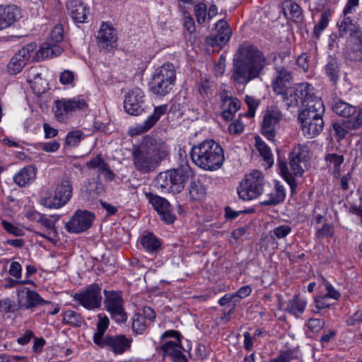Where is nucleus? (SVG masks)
Instances as JSON below:
<instances>
[{"mask_svg":"<svg viewBox=\"0 0 362 362\" xmlns=\"http://www.w3.org/2000/svg\"><path fill=\"white\" fill-rule=\"evenodd\" d=\"M74 74L69 70H64L59 76V81L64 85L70 84L74 81Z\"/></svg>","mask_w":362,"mask_h":362,"instance_id":"0e129e2a","label":"nucleus"},{"mask_svg":"<svg viewBox=\"0 0 362 362\" xmlns=\"http://www.w3.org/2000/svg\"><path fill=\"white\" fill-rule=\"evenodd\" d=\"M358 4L359 0H348L345 5L343 10L344 17L337 23L339 35L341 37L349 35L353 40L362 36V31L359 25L353 20L351 16V14L356 11Z\"/></svg>","mask_w":362,"mask_h":362,"instance_id":"423d86ee","label":"nucleus"},{"mask_svg":"<svg viewBox=\"0 0 362 362\" xmlns=\"http://www.w3.org/2000/svg\"><path fill=\"white\" fill-rule=\"evenodd\" d=\"M313 88L308 83H300L290 87L286 90L281 95L282 99L286 101L288 107H298L300 104H304L308 97H310Z\"/></svg>","mask_w":362,"mask_h":362,"instance_id":"9d476101","label":"nucleus"},{"mask_svg":"<svg viewBox=\"0 0 362 362\" xmlns=\"http://www.w3.org/2000/svg\"><path fill=\"white\" fill-rule=\"evenodd\" d=\"M245 101L248 106V110L245 113V116L247 117H252L255 115L256 108L258 106L257 101L251 96H245Z\"/></svg>","mask_w":362,"mask_h":362,"instance_id":"5fc2aeb1","label":"nucleus"},{"mask_svg":"<svg viewBox=\"0 0 362 362\" xmlns=\"http://www.w3.org/2000/svg\"><path fill=\"white\" fill-rule=\"evenodd\" d=\"M39 145L40 148L46 152H55L60 146L59 143L56 141L40 143Z\"/></svg>","mask_w":362,"mask_h":362,"instance_id":"680f3d73","label":"nucleus"},{"mask_svg":"<svg viewBox=\"0 0 362 362\" xmlns=\"http://www.w3.org/2000/svg\"><path fill=\"white\" fill-rule=\"evenodd\" d=\"M306 307V302L298 296H295L287 303L285 310L292 315H298L302 314Z\"/></svg>","mask_w":362,"mask_h":362,"instance_id":"c9c22d12","label":"nucleus"},{"mask_svg":"<svg viewBox=\"0 0 362 362\" xmlns=\"http://www.w3.org/2000/svg\"><path fill=\"white\" fill-rule=\"evenodd\" d=\"M353 45L347 52V57L352 61L362 62V35L352 40Z\"/></svg>","mask_w":362,"mask_h":362,"instance_id":"58836bf2","label":"nucleus"},{"mask_svg":"<svg viewBox=\"0 0 362 362\" xmlns=\"http://www.w3.org/2000/svg\"><path fill=\"white\" fill-rule=\"evenodd\" d=\"M362 126V107L358 109L357 115L354 118H349L343 120L342 122H335L333 124V129L336 134L344 138L351 129H357Z\"/></svg>","mask_w":362,"mask_h":362,"instance_id":"6ab92c4d","label":"nucleus"},{"mask_svg":"<svg viewBox=\"0 0 362 362\" xmlns=\"http://www.w3.org/2000/svg\"><path fill=\"white\" fill-rule=\"evenodd\" d=\"M87 106L86 101L81 97L73 99H62L55 102V116L58 120L64 119V114L70 112L81 110Z\"/></svg>","mask_w":362,"mask_h":362,"instance_id":"dca6fc26","label":"nucleus"},{"mask_svg":"<svg viewBox=\"0 0 362 362\" xmlns=\"http://www.w3.org/2000/svg\"><path fill=\"white\" fill-rule=\"evenodd\" d=\"M329 23L328 18L325 14H322L320 22L315 26V34L319 36L322 30L327 26Z\"/></svg>","mask_w":362,"mask_h":362,"instance_id":"bf43d9fd","label":"nucleus"},{"mask_svg":"<svg viewBox=\"0 0 362 362\" xmlns=\"http://www.w3.org/2000/svg\"><path fill=\"white\" fill-rule=\"evenodd\" d=\"M216 30L218 34L214 37V43L218 46L225 45L230 39L231 35V30L229 28L228 23L224 20H219L216 23Z\"/></svg>","mask_w":362,"mask_h":362,"instance_id":"cd10ccee","label":"nucleus"},{"mask_svg":"<svg viewBox=\"0 0 362 362\" xmlns=\"http://www.w3.org/2000/svg\"><path fill=\"white\" fill-rule=\"evenodd\" d=\"M17 297L18 306L24 309H33L49 303V301L42 299L36 291L27 287L20 288L17 292Z\"/></svg>","mask_w":362,"mask_h":362,"instance_id":"2eb2a0df","label":"nucleus"},{"mask_svg":"<svg viewBox=\"0 0 362 362\" xmlns=\"http://www.w3.org/2000/svg\"><path fill=\"white\" fill-rule=\"evenodd\" d=\"M16 310V305L14 300L8 298L0 299V312L10 313H14Z\"/></svg>","mask_w":362,"mask_h":362,"instance_id":"3c124183","label":"nucleus"},{"mask_svg":"<svg viewBox=\"0 0 362 362\" xmlns=\"http://www.w3.org/2000/svg\"><path fill=\"white\" fill-rule=\"evenodd\" d=\"M36 48L35 42L27 44L18 50L11 58L8 64V71L11 74H16L22 71L30 58V53Z\"/></svg>","mask_w":362,"mask_h":362,"instance_id":"ddd939ff","label":"nucleus"},{"mask_svg":"<svg viewBox=\"0 0 362 362\" xmlns=\"http://www.w3.org/2000/svg\"><path fill=\"white\" fill-rule=\"evenodd\" d=\"M97 332L94 334L93 341L100 348H105L115 354H121L130 347L132 339L123 334L106 335L105 333L110 325V320L104 314L98 315Z\"/></svg>","mask_w":362,"mask_h":362,"instance_id":"20e7f679","label":"nucleus"},{"mask_svg":"<svg viewBox=\"0 0 362 362\" xmlns=\"http://www.w3.org/2000/svg\"><path fill=\"white\" fill-rule=\"evenodd\" d=\"M326 160L332 163L335 168H337L344 162V157L341 155L330 153L326 156Z\"/></svg>","mask_w":362,"mask_h":362,"instance_id":"69168bd1","label":"nucleus"},{"mask_svg":"<svg viewBox=\"0 0 362 362\" xmlns=\"http://www.w3.org/2000/svg\"><path fill=\"white\" fill-rule=\"evenodd\" d=\"M104 305L111 317L118 323L125 322L127 319L123 308L124 300L120 292L105 291Z\"/></svg>","mask_w":362,"mask_h":362,"instance_id":"6e6552de","label":"nucleus"},{"mask_svg":"<svg viewBox=\"0 0 362 362\" xmlns=\"http://www.w3.org/2000/svg\"><path fill=\"white\" fill-rule=\"evenodd\" d=\"M283 10L285 16L295 22L301 21L302 10L300 7L291 0H286L283 2Z\"/></svg>","mask_w":362,"mask_h":362,"instance_id":"473e14b6","label":"nucleus"},{"mask_svg":"<svg viewBox=\"0 0 362 362\" xmlns=\"http://www.w3.org/2000/svg\"><path fill=\"white\" fill-rule=\"evenodd\" d=\"M36 173L37 169L34 166H25L14 175L13 181L19 187H25L35 179Z\"/></svg>","mask_w":362,"mask_h":362,"instance_id":"393cba45","label":"nucleus"},{"mask_svg":"<svg viewBox=\"0 0 362 362\" xmlns=\"http://www.w3.org/2000/svg\"><path fill=\"white\" fill-rule=\"evenodd\" d=\"M291 228L288 225H281L274 228V233L278 238H283L289 234Z\"/></svg>","mask_w":362,"mask_h":362,"instance_id":"052dcab7","label":"nucleus"},{"mask_svg":"<svg viewBox=\"0 0 362 362\" xmlns=\"http://www.w3.org/2000/svg\"><path fill=\"white\" fill-rule=\"evenodd\" d=\"M102 288L98 284H92L85 290L76 293L74 300L88 310L99 308L102 303Z\"/></svg>","mask_w":362,"mask_h":362,"instance_id":"1a4fd4ad","label":"nucleus"},{"mask_svg":"<svg viewBox=\"0 0 362 362\" xmlns=\"http://www.w3.org/2000/svg\"><path fill=\"white\" fill-rule=\"evenodd\" d=\"M67 9L76 23H84L87 18L85 6L76 0H71L67 4Z\"/></svg>","mask_w":362,"mask_h":362,"instance_id":"a878e982","label":"nucleus"},{"mask_svg":"<svg viewBox=\"0 0 362 362\" xmlns=\"http://www.w3.org/2000/svg\"><path fill=\"white\" fill-rule=\"evenodd\" d=\"M1 224L4 228L11 234H13L16 236H21L23 234V230L21 228L13 225L6 221H2Z\"/></svg>","mask_w":362,"mask_h":362,"instance_id":"4d7b16f0","label":"nucleus"},{"mask_svg":"<svg viewBox=\"0 0 362 362\" xmlns=\"http://www.w3.org/2000/svg\"><path fill=\"white\" fill-rule=\"evenodd\" d=\"M277 76L273 83V90L278 95H282L288 89V85L291 79V74L286 67L276 66Z\"/></svg>","mask_w":362,"mask_h":362,"instance_id":"4be33fe9","label":"nucleus"},{"mask_svg":"<svg viewBox=\"0 0 362 362\" xmlns=\"http://www.w3.org/2000/svg\"><path fill=\"white\" fill-rule=\"evenodd\" d=\"M82 132L80 131H72L67 134L66 144L69 146H75L81 140Z\"/></svg>","mask_w":362,"mask_h":362,"instance_id":"864d4df0","label":"nucleus"},{"mask_svg":"<svg viewBox=\"0 0 362 362\" xmlns=\"http://www.w3.org/2000/svg\"><path fill=\"white\" fill-rule=\"evenodd\" d=\"M141 243L145 249H159L161 246L160 240L151 233L144 235Z\"/></svg>","mask_w":362,"mask_h":362,"instance_id":"c03bdc74","label":"nucleus"},{"mask_svg":"<svg viewBox=\"0 0 362 362\" xmlns=\"http://www.w3.org/2000/svg\"><path fill=\"white\" fill-rule=\"evenodd\" d=\"M98 45L100 49L110 51L117 42L115 30L105 23H103L98 32Z\"/></svg>","mask_w":362,"mask_h":362,"instance_id":"aec40b11","label":"nucleus"},{"mask_svg":"<svg viewBox=\"0 0 362 362\" xmlns=\"http://www.w3.org/2000/svg\"><path fill=\"white\" fill-rule=\"evenodd\" d=\"M63 52V49L49 41L41 45L40 49L33 57V60L38 62L46 58H52L60 55Z\"/></svg>","mask_w":362,"mask_h":362,"instance_id":"5701e85b","label":"nucleus"},{"mask_svg":"<svg viewBox=\"0 0 362 362\" xmlns=\"http://www.w3.org/2000/svg\"><path fill=\"white\" fill-rule=\"evenodd\" d=\"M184 27L189 33H194L196 31V25L193 18L189 14L185 13Z\"/></svg>","mask_w":362,"mask_h":362,"instance_id":"13d9d810","label":"nucleus"},{"mask_svg":"<svg viewBox=\"0 0 362 362\" xmlns=\"http://www.w3.org/2000/svg\"><path fill=\"white\" fill-rule=\"evenodd\" d=\"M244 129V125L239 120L236 119L233 122H232L228 128V130L231 134H238L241 133Z\"/></svg>","mask_w":362,"mask_h":362,"instance_id":"e2e57ef3","label":"nucleus"},{"mask_svg":"<svg viewBox=\"0 0 362 362\" xmlns=\"http://www.w3.org/2000/svg\"><path fill=\"white\" fill-rule=\"evenodd\" d=\"M169 170L159 173L155 180V187L163 191L173 193V187Z\"/></svg>","mask_w":362,"mask_h":362,"instance_id":"4c0bfd02","label":"nucleus"},{"mask_svg":"<svg viewBox=\"0 0 362 362\" xmlns=\"http://www.w3.org/2000/svg\"><path fill=\"white\" fill-rule=\"evenodd\" d=\"M285 198V192L283 187L276 185L273 192L269 194V199L262 202L264 206L276 205L283 202Z\"/></svg>","mask_w":362,"mask_h":362,"instance_id":"ea45409f","label":"nucleus"},{"mask_svg":"<svg viewBox=\"0 0 362 362\" xmlns=\"http://www.w3.org/2000/svg\"><path fill=\"white\" fill-rule=\"evenodd\" d=\"M263 186V174L259 170H255L245 175L238 188V194L243 200H251L262 194Z\"/></svg>","mask_w":362,"mask_h":362,"instance_id":"39448f33","label":"nucleus"},{"mask_svg":"<svg viewBox=\"0 0 362 362\" xmlns=\"http://www.w3.org/2000/svg\"><path fill=\"white\" fill-rule=\"evenodd\" d=\"M168 154L166 144L160 139L148 136L139 145L132 148L134 168L139 172L148 173L153 171Z\"/></svg>","mask_w":362,"mask_h":362,"instance_id":"f03ea898","label":"nucleus"},{"mask_svg":"<svg viewBox=\"0 0 362 362\" xmlns=\"http://www.w3.org/2000/svg\"><path fill=\"white\" fill-rule=\"evenodd\" d=\"M301 154L300 152H291L289 154V167L283 160H279V166L282 176L288 182L293 179V176L300 177L303 175V170L300 165Z\"/></svg>","mask_w":362,"mask_h":362,"instance_id":"4468645a","label":"nucleus"},{"mask_svg":"<svg viewBox=\"0 0 362 362\" xmlns=\"http://www.w3.org/2000/svg\"><path fill=\"white\" fill-rule=\"evenodd\" d=\"M282 119L281 112L277 110H269L264 116L261 132L269 140L274 141L276 129Z\"/></svg>","mask_w":362,"mask_h":362,"instance_id":"f3484780","label":"nucleus"},{"mask_svg":"<svg viewBox=\"0 0 362 362\" xmlns=\"http://www.w3.org/2000/svg\"><path fill=\"white\" fill-rule=\"evenodd\" d=\"M173 193H180L185 187L186 182L192 175V171L188 165L169 170Z\"/></svg>","mask_w":362,"mask_h":362,"instance_id":"a211bd4d","label":"nucleus"},{"mask_svg":"<svg viewBox=\"0 0 362 362\" xmlns=\"http://www.w3.org/2000/svg\"><path fill=\"white\" fill-rule=\"evenodd\" d=\"M173 86L169 83H165V81L153 75L149 83V89L155 95L165 96L171 91Z\"/></svg>","mask_w":362,"mask_h":362,"instance_id":"c756f323","label":"nucleus"},{"mask_svg":"<svg viewBox=\"0 0 362 362\" xmlns=\"http://www.w3.org/2000/svg\"><path fill=\"white\" fill-rule=\"evenodd\" d=\"M21 16L18 8L14 5L0 6V30L6 28L14 23Z\"/></svg>","mask_w":362,"mask_h":362,"instance_id":"412c9836","label":"nucleus"},{"mask_svg":"<svg viewBox=\"0 0 362 362\" xmlns=\"http://www.w3.org/2000/svg\"><path fill=\"white\" fill-rule=\"evenodd\" d=\"M267 63V57L261 50L244 43L239 46L234 56L230 79L235 84L245 86L260 76Z\"/></svg>","mask_w":362,"mask_h":362,"instance_id":"f257e3e1","label":"nucleus"},{"mask_svg":"<svg viewBox=\"0 0 362 362\" xmlns=\"http://www.w3.org/2000/svg\"><path fill=\"white\" fill-rule=\"evenodd\" d=\"M325 74L329 79L337 83L339 78L340 69L337 59L332 56H329L327 62L325 67Z\"/></svg>","mask_w":362,"mask_h":362,"instance_id":"f704fd0d","label":"nucleus"},{"mask_svg":"<svg viewBox=\"0 0 362 362\" xmlns=\"http://www.w3.org/2000/svg\"><path fill=\"white\" fill-rule=\"evenodd\" d=\"M124 108L131 115L137 116L144 112L146 106L143 90L139 88L130 90L125 95Z\"/></svg>","mask_w":362,"mask_h":362,"instance_id":"f8f14e48","label":"nucleus"},{"mask_svg":"<svg viewBox=\"0 0 362 362\" xmlns=\"http://www.w3.org/2000/svg\"><path fill=\"white\" fill-rule=\"evenodd\" d=\"M274 60L276 63V66H279L278 63L279 62L284 64V66L288 65V64L291 62L290 53L288 52H283L279 53L277 57H274Z\"/></svg>","mask_w":362,"mask_h":362,"instance_id":"338daca9","label":"nucleus"},{"mask_svg":"<svg viewBox=\"0 0 362 362\" xmlns=\"http://www.w3.org/2000/svg\"><path fill=\"white\" fill-rule=\"evenodd\" d=\"M160 349L163 352V356L164 358L169 356L173 358L182 351V346L181 340H178V341H168L164 343Z\"/></svg>","mask_w":362,"mask_h":362,"instance_id":"e433bc0d","label":"nucleus"},{"mask_svg":"<svg viewBox=\"0 0 362 362\" xmlns=\"http://www.w3.org/2000/svg\"><path fill=\"white\" fill-rule=\"evenodd\" d=\"M157 212L160 219L166 223H172L176 219V216L173 212L172 206L168 200L167 204H163Z\"/></svg>","mask_w":362,"mask_h":362,"instance_id":"79ce46f5","label":"nucleus"},{"mask_svg":"<svg viewBox=\"0 0 362 362\" xmlns=\"http://www.w3.org/2000/svg\"><path fill=\"white\" fill-rule=\"evenodd\" d=\"M194 15L198 23L202 24L205 22L207 15V7L204 3H199L194 6Z\"/></svg>","mask_w":362,"mask_h":362,"instance_id":"de8ad7c7","label":"nucleus"},{"mask_svg":"<svg viewBox=\"0 0 362 362\" xmlns=\"http://www.w3.org/2000/svg\"><path fill=\"white\" fill-rule=\"evenodd\" d=\"M63 321L74 327H81L83 322L81 315L73 310H66L64 314Z\"/></svg>","mask_w":362,"mask_h":362,"instance_id":"37998d69","label":"nucleus"},{"mask_svg":"<svg viewBox=\"0 0 362 362\" xmlns=\"http://www.w3.org/2000/svg\"><path fill=\"white\" fill-rule=\"evenodd\" d=\"M95 219L93 213L87 210H77L65 224L66 230L73 233H81L88 230Z\"/></svg>","mask_w":362,"mask_h":362,"instance_id":"9b49d317","label":"nucleus"},{"mask_svg":"<svg viewBox=\"0 0 362 362\" xmlns=\"http://www.w3.org/2000/svg\"><path fill=\"white\" fill-rule=\"evenodd\" d=\"M190 158L198 167L209 171L220 168L225 160L222 147L214 140H205L194 146Z\"/></svg>","mask_w":362,"mask_h":362,"instance_id":"7ed1b4c3","label":"nucleus"},{"mask_svg":"<svg viewBox=\"0 0 362 362\" xmlns=\"http://www.w3.org/2000/svg\"><path fill=\"white\" fill-rule=\"evenodd\" d=\"M304 135L308 138H313L321 132L324 127L322 118H317L315 120L308 122V119L301 124Z\"/></svg>","mask_w":362,"mask_h":362,"instance_id":"2f4dec72","label":"nucleus"},{"mask_svg":"<svg viewBox=\"0 0 362 362\" xmlns=\"http://www.w3.org/2000/svg\"><path fill=\"white\" fill-rule=\"evenodd\" d=\"M71 195V182L68 178H64L57 185L54 195L42 199L41 203L47 208H60L69 201Z\"/></svg>","mask_w":362,"mask_h":362,"instance_id":"0eeeda50","label":"nucleus"},{"mask_svg":"<svg viewBox=\"0 0 362 362\" xmlns=\"http://www.w3.org/2000/svg\"><path fill=\"white\" fill-rule=\"evenodd\" d=\"M332 109L333 112L338 115L346 117L347 119L354 118L358 111L355 106L345 103L341 100L335 101L332 106Z\"/></svg>","mask_w":362,"mask_h":362,"instance_id":"c85d7f7f","label":"nucleus"},{"mask_svg":"<svg viewBox=\"0 0 362 362\" xmlns=\"http://www.w3.org/2000/svg\"><path fill=\"white\" fill-rule=\"evenodd\" d=\"M146 196L156 211H158L163 204H167V200L160 196L155 195L151 192L146 193Z\"/></svg>","mask_w":362,"mask_h":362,"instance_id":"09e8293b","label":"nucleus"},{"mask_svg":"<svg viewBox=\"0 0 362 362\" xmlns=\"http://www.w3.org/2000/svg\"><path fill=\"white\" fill-rule=\"evenodd\" d=\"M153 76L165 81V83H169L174 85L176 78V70L173 64L166 63L158 67L155 71Z\"/></svg>","mask_w":362,"mask_h":362,"instance_id":"7c9ffc66","label":"nucleus"},{"mask_svg":"<svg viewBox=\"0 0 362 362\" xmlns=\"http://www.w3.org/2000/svg\"><path fill=\"white\" fill-rule=\"evenodd\" d=\"M146 322L142 315H138L133 320L132 329L136 334H141L146 328Z\"/></svg>","mask_w":362,"mask_h":362,"instance_id":"603ef678","label":"nucleus"},{"mask_svg":"<svg viewBox=\"0 0 362 362\" xmlns=\"http://www.w3.org/2000/svg\"><path fill=\"white\" fill-rule=\"evenodd\" d=\"M256 147L264 160L270 165L273 163V159L270 148L262 141L259 136L256 137Z\"/></svg>","mask_w":362,"mask_h":362,"instance_id":"a18cd8bd","label":"nucleus"},{"mask_svg":"<svg viewBox=\"0 0 362 362\" xmlns=\"http://www.w3.org/2000/svg\"><path fill=\"white\" fill-rule=\"evenodd\" d=\"M167 105H162L154 107V111L144 122L143 125L138 127L139 133H144L152 128L159 120L160 117L165 114Z\"/></svg>","mask_w":362,"mask_h":362,"instance_id":"bb28decb","label":"nucleus"},{"mask_svg":"<svg viewBox=\"0 0 362 362\" xmlns=\"http://www.w3.org/2000/svg\"><path fill=\"white\" fill-rule=\"evenodd\" d=\"M310 97H308L302 104V110H313V112L324 113L325 106L322 100L317 97L314 92L310 93Z\"/></svg>","mask_w":362,"mask_h":362,"instance_id":"72a5a7b5","label":"nucleus"},{"mask_svg":"<svg viewBox=\"0 0 362 362\" xmlns=\"http://www.w3.org/2000/svg\"><path fill=\"white\" fill-rule=\"evenodd\" d=\"M240 107V100L231 96H224L222 98V116L227 120H231L235 113Z\"/></svg>","mask_w":362,"mask_h":362,"instance_id":"b1692460","label":"nucleus"},{"mask_svg":"<svg viewBox=\"0 0 362 362\" xmlns=\"http://www.w3.org/2000/svg\"><path fill=\"white\" fill-rule=\"evenodd\" d=\"M205 188L199 181H192L189 185V194L192 199L201 200L205 195Z\"/></svg>","mask_w":362,"mask_h":362,"instance_id":"a19ab883","label":"nucleus"},{"mask_svg":"<svg viewBox=\"0 0 362 362\" xmlns=\"http://www.w3.org/2000/svg\"><path fill=\"white\" fill-rule=\"evenodd\" d=\"M325 325V321L319 318H310L307 323L308 328L314 332H318L324 327Z\"/></svg>","mask_w":362,"mask_h":362,"instance_id":"6e6d98bb","label":"nucleus"},{"mask_svg":"<svg viewBox=\"0 0 362 362\" xmlns=\"http://www.w3.org/2000/svg\"><path fill=\"white\" fill-rule=\"evenodd\" d=\"M199 90L200 94L204 97L211 94V83L208 79H204L200 84Z\"/></svg>","mask_w":362,"mask_h":362,"instance_id":"774afa93","label":"nucleus"},{"mask_svg":"<svg viewBox=\"0 0 362 362\" xmlns=\"http://www.w3.org/2000/svg\"><path fill=\"white\" fill-rule=\"evenodd\" d=\"M64 39V29L62 25H57L52 29L50 33V38L48 40L49 42L57 45L61 42Z\"/></svg>","mask_w":362,"mask_h":362,"instance_id":"49530a36","label":"nucleus"},{"mask_svg":"<svg viewBox=\"0 0 362 362\" xmlns=\"http://www.w3.org/2000/svg\"><path fill=\"white\" fill-rule=\"evenodd\" d=\"M323 113H319L313 112V110H301L298 114V119L300 123H304L305 120L308 122L315 120L317 118H322V115Z\"/></svg>","mask_w":362,"mask_h":362,"instance_id":"8fccbe9b","label":"nucleus"}]
</instances>
